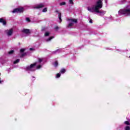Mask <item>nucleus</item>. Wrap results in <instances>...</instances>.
<instances>
[{
  "label": "nucleus",
  "instance_id": "obj_11",
  "mask_svg": "<svg viewBox=\"0 0 130 130\" xmlns=\"http://www.w3.org/2000/svg\"><path fill=\"white\" fill-rule=\"evenodd\" d=\"M61 74H64V73H66V69H62L60 70V72H59Z\"/></svg>",
  "mask_w": 130,
  "mask_h": 130
},
{
  "label": "nucleus",
  "instance_id": "obj_10",
  "mask_svg": "<svg viewBox=\"0 0 130 130\" xmlns=\"http://www.w3.org/2000/svg\"><path fill=\"white\" fill-rule=\"evenodd\" d=\"M58 18H59V23H61V13H58Z\"/></svg>",
  "mask_w": 130,
  "mask_h": 130
},
{
  "label": "nucleus",
  "instance_id": "obj_21",
  "mask_svg": "<svg viewBox=\"0 0 130 130\" xmlns=\"http://www.w3.org/2000/svg\"><path fill=\"white\" fill-rule=\"evenodd\" d=\"M49 32H46L45 34V36H49Z\"/></svg>",
  "mask_w": 130,
  "mask_h": 130
},
{
  "label": "nucleus",
  "instance_id": "obj_9",
  "mask_svg": "<svg viewBox=\"0 0 130 130\" xmlns=\"http://www.w3.org/2000/svg\"><path fill=\"white\" fill-rule=\"evenodd\" d=\"M22 32H23V33H25V34H29V33H30V30L28 29H23L22 30Z\"/></svg>",
  "mask_w": 130,
  "mask_h": 130
},
{
  "label": "nucleus",
  "instance_id": "obj_23",
  "mask_svg": "<svg viewBox=\"0 0 130 130\" xmlns=\"http://www.w3.org/2000/svg\"><path fill=\"white\" fill-rule=\"evenodd\" d=\"M9 54H12L13 53H14V50H11L9 52Z\"/></svg>",
  "mask_w": 130,
  "mask_h": 130
},
{
  "label": "nucleus",
  "instance_id": "obj_31",
  "mask_svg": "<svg viewBox=\"0 0 130 130\" xmlns=\"http://www.w3.org/2000/svg\"><path fill=\"white\" fill-rule=\"evenodd\" d=\"M32 78H35L34 77H32Z\"/></svg>",
  "mask_w": 130,
  "mask_h": 130
},
{
  "label": "nucleus",
  "instance_id": "obj_28",
  "mask_svg": "<svg viewBox=\"0 0 130 130\" xmlns=\"http://www.w3.org/2000/svg\"><path fill=\"white\" fill-rule=\"evenodd\" d=\"M29 50H30V51H32V50H34V49H33V48H30L29 49Z\"/></svg>",
  "mask_w": 130,
  "mask_h": 130
},
{
  "label": "nucleus",
  "instance_id": "obj_13",
  "mask_svg": "<svg viewBox=\"0 0 130 130\" xmlns=\"http://www.w3.org/2000/svg\"><path fill=\"white\" fill-rule=\"evenodd\" d=\"M20 61V59H16L14 62V64H16V63H18Z\"/></svg>",
  "mask_w": 130,
  "mask_h": 130
},
{
  "label": "nucleus",
  "instance_id": "obj_20",
  "mask_svg": "<svg viewBox=\"0 0 130 130\" xmlns=\"http://www.w3.org/2000/svg\"><path fill=\"white\" fill-rule=\"evenodd\" d=\"M125 124H126L127 125H129V122L126 121L124 122Z\"/></svg>",
  "mask_w": 130,
  "mask_h": 130
},
{
  "label": "nucleus",
  "instance_id": "obj_25",
  "mask_svg": "<svg viewBox=\"0 0 130 130\" xmlns=\"http://www.w3.org/2000/svg\"><path fill=\"white\" fill-rule=\"evenodd\" d=\"M25 51V49H21L20 52H24Z\"/></svg>",
  "mask_w": 130,
  "mask_h": 130
},
{
  "label": "nucleus",
  "instance_id": "obj_1",
  "mask_svg": "<svg viewBox=\"0 0 130 130\" xmlns=\"http://www.w3.org/2000/svg\"><path fill=\"white\" fill-rule=\"evenodd\" d=\"M103 6L102 1L98 0L95 5H93L92 7H87V10L91 13H96L99 16H104L106 14V11L103 10H100V9H102Z\"/></svg>",
  "mask_w": 130,
  "mask_h": 130
},
{
  "label": "nucleus",
  "instance_id": "obj_14",
  "mask_svg": "<svg viewBox=\"0 0 130 130\" xmlns=\"http://www.w3.org/2000/svg\"><path fill=\"white\" fill-rule=\"evenodd\" d=\"M43 13H46L47 12V8H45L43 10H42Z\"/></svg>",
  "mask_w": 130,
  "mask_h": 130
},
{
  "label": "nucleus",
  "instance_id": "obj_2",
  "mask_svg": "<svg viewBox=\"0 0 130 130\" xmlns=\"http://www.w3.org/2000/svg\"><path fill=\"white\" fill-rule=\"evenodd\" d=\"M43 61V59L39 58L38 62L32 63L29 66L26 67L25 68V71H27V72L30 73V72H34L35 71H36V70H39V69H41L42 66H43V63H41Z\"/></svg>",
  "mask_w": 130,
  "mask_h": 130
},
{
  "label": "nucleus",
  "instance_id": "obj_24",
  "mask_svg": "<svg viewBox=\"0 0 130 130\" xmlns=\"http://www.w3.org/2000/svg\"><path fill=\"white\" fill-rule=\"evenodd\" d=\"M26 22H30V18H26Z\"/></svg>",
  "mask_w": 130,
  "mask_h": 130
},
{
  "label": "nucleus",
  "instance_id": "obj_30",
  "mask_svg": "<svg viewBox=\"0 0 130 130\" xmlns=\"http://www.w3.org/2000/svg\"><path fill=\"white\" fill-rule=\"evenodd\" d=\"M105 2H106V3H107V0H105Z\"/></svg>",
  "mask_w": 130,
  "mask_h": 130
},
{
  "label": "nucleus",
  "instance_id": "obj_19",
  "mask_svg": "<svg viewBox=\"0 0 130 130\" xmlns=\"http://www.w3.org/2000/svg\"><path fill=\"white\" fill-rule=\"evenodd\" d=\"M66 2H61L60 3V6H64L66 5Z\"/></svg>",
  "mask_w": 130,
  "mask_h": 130
},
{
  "label": "nucleus",
  "instance_id": "obj_16",
  "mask_svg": "<svg viewBox=\"0 0 130 130\" xmlns=\"http://www.w3.org/2000/svg\"><path fill=\"white\" fill-rule=\"evenodd\" d=\"M61 74L60 73H57L56 76V78H60L61 76Z\"/></svg>",
  "mask_w": 130,
  "mask_h": 130
},
{
  "label": "nucleus",
  "instance_id": "obj_12",
  "mask_svg": "<svg viewBox=\"0 0 130 130\" xmlns=\"http://www.w3.org/2000/svg\"><path fill=\"white\" fill-rule=\"evenodd\" d=\"M53 37H50L48 39H46V41L47 42H48L50 41V40H51V39H53Z\"/></svg>",
  "mask_w": 130,
  "mask_h": 130
},
{
  "label": "nucleus",
  "instance_id": "obj_5",
  "mask_svg": "<svg viewBox=\"0 0 130 130\" xmlns=\"http://www.w3.org/2000/svg\"><path fill=\"white\" fill-rule=\"evenodd\" d=\"M23 12H24V8L21 7L14 9L13 11H12V13H23Z\"/></svg>",
  "mask_w": 130,
  "mask_h": 130
},
{
  "label": "nucleus",
  "instance_id": "obj_32",
  "mask_svg": "<svg viewBox=\"0 0 130 130\" xmlns=\"http://www.w3.org/2000/svg\"><path fill=\"white\" fill-rule=\"evenodd\" d=\"M129 58H130V56H129Z\"/></svg>",
  "mask_w": 130,
  "mask_h": 130
},
{
  "label": "nucleus",
  "instance_id": "obj_8",
  "mask_svg": "<svg viewBox=\"0 0 130 130\" xmlns=\"http://www.w3.org/2000/svg\"><path fill=\"white\" fill-rule=\"evenodd\" d=\"M0 23H2L3 25L4 26H6L7 24V22H6V20H4L3 18H0Z\"/></svg>",
  "mask_w": 130,
  "mask_h": 130
},
{
  "label": "nucleus",
  "instance_id": "obj_26",
  "mask_svg": "<svg viewBox=\"0 0 130 130\" xmlns=\"http://www.w3.org/2000/svg\"><path fill=\"white\" fill-rule=\"evenodd\" d=\"M26 55V53H23L21 55V57H23V56H25Z\"/></svg>",
  "mask_w": 130,
  "mask_h": 130
},
{
  "label": "nucleus",
  "instance_id": "obj_7",
  "mask_svg": "<svg viewBox=\"0 0 130 130\" xmlns=\"http://www.w3.org/2000/svg\"><path fill=\"white\" fill-rule=\"evenodd\" d=\"M44 4H40L35 7L34 9H42V8H44Z\"/></svg>",
  "mask_w": 130,
  "mask_h": 130
},
{
  "label": "nucleus",
  "instance_id": "obj_3",
  "mask_svg": "<svg viewBox=\"0 0 130 130\" xmlns=\"http://www.w3.org/2000/svg\"><path fill=\"white\" fill-rule=\"evenodd\" d=\"M118 14L120 16H122V15L130 16V6H128L125 9L120 10Z\"/></svg>",
  "mask_w": 130,
  "mask_h": 130
},
{
  "label": "nucleus",
  "instance_id": "obj_22",
  "mask_svg": "<svg viewBox=\"0 0 130 130\" xmlns=\"http://www.w3.org/2000/svg\"><path fill=\"white\" fill-rule=\"evenodd\" d=\"M69 3H70V4H71L72 5H74V2H73V0H70Z\"/></svg>",
  "mask_w": 130,
  "mask_h": 130
},
{
  "label": "nucleus",
  "instance_id": "obj_6",
  "mask_svg": "<svg viewBox=\"0 0 130 130\" xmlns=\"http://www.w3.org/2000/svg\"><path fill=\"white\" fill-rule=\"evenodd\" d=\"M13 32H14L13 28L5 30V33L7 34V36H12V35H13Z\"/></svg>",
  "mask_w": 130,
  "mask_h": 130
},
{
  "label": "nucleus",
  "instance_id": "obj_4",
  "mask_svg": "<svg viewBox=\"0 0 130 130\" xmlns=\"http://www.w3.org/2000/svg\"><path fill=\"white\" fill-rule=\"evenodd\" d=\"M68 21H69V23L67 26V28H72L74 26V24L77 22L76 19H68Z\"/></svg>",
  "mask_w": 130,
  "mask_h": 130
},
{
  "label": "nucleus",
  "instance_id": "obj_15",
  "mask_svg": "<svg viewBox=\"0 0 130 130\" xmlns=\"http://www.w3.org/2000/svg\"><path fill=\"white\" fill-rule=\"evenodd\" d=\"M59 51H60V50L58 49L56 51H53V53H54V54L57 53L59 52Z\"/></svg>",
  "mask_w": 130,
  "mask_h": 130
},
{
  "label": "nucleus",
  "instance_id": "obj_29",
  "mask_svg": "<svg viewBox=\"0 0 130 130\" xmlns=\"http://www.w3.org/2000/svg\"><path fill=\"white\" fill-rule=\"evenodd\" d=\"M55 29L56 30H57V29H58V26H56V27L55 28Z\"/></svg>",
  "mask_w": 130,
  "mask_h": 130
},
{
  "label": "nucleus",
  "instance_id": "obj_18",
  "mask_svg": "<svg viewBox=\"0 0 130 130\" xmlns=\"http://www.w3.org/2000/svg\"><path fill=\"white\" fill-rule=\"evenodd\" d=\"M58 65V63L57 62V61H55V62L54 63V67H57Z\"/></svg>",
  "mask_w": 130,
  "mask_h": 130
},
{
  "label": "nucleus",
  "instance_id": "obj_17",
  "mask_svg": "<svg viewBox=\"0 0 130 130\" xmlns=\"http://www.w3.org/2000/svg\"><path fill=\"white\" fill-rule=\"evenodd\" d=\"M130 126H126L124 128V130H129Z\"/></svg>",
  "mask_w": 130,
  "mask_h": 130
},
{
  "label": "nucleus",
  "instance_id": "obj_27",
  "mask_svg": "<svg viewBox=\"0 0 130 130\" xmlns=\"http://www.w3.org/2000/svg\"><path fill=\"white\" fill-rule=\"evenodd\" d=\"M89 23H90V24H92V23H93V22L92 21V19L90 20Z\"/></svg>",
  "mask_w": 130,
  "mask_h": 130
}]
</instances>
